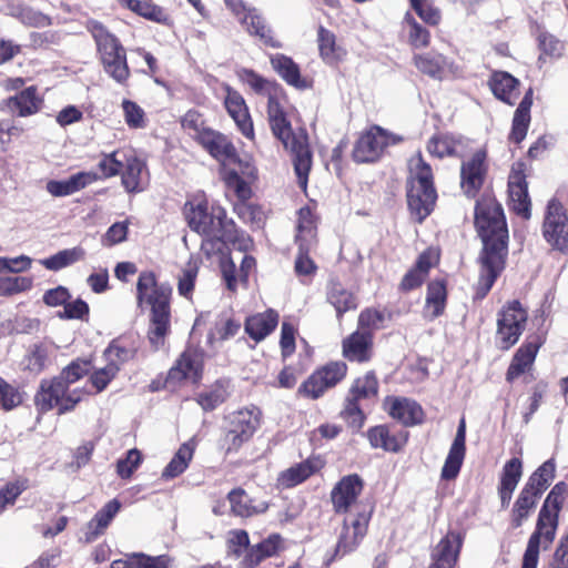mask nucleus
<instances>
[{"mask_svg": "<svg viewBox=\"0 0 568 568\" xmlns=\"http://www.w3.org/2000/svg\"><path fill=\"white\" fill-rule=\"evenodd\" d=\"M475 226L483 242L478 294L485 296L504 268L508 231L501 205L484 196L475 207Z\"/></svg>", "mask_w": 568, "mask_h": 568, "instance_id": "nucleus-1", "label": "nucleus"}, {"mask_svg": "<svg viewBox=\"0 0 568 568\" xmlns=\"http://www.w3.org/2000/svg\"><path fill=\"white\" fill-rule=\"evenodd\" d=\"M282 89L278 85L267 97V115L273 134L282 142L285 150L290 151L293 158L294 170L301 187L305 189L308 173L312 168V152L308 145V136L304 129L293 130L286 120L280 94Z\"/></svg>", "mask_w": 568, "mask_h": 568, "instance_id": "nucleus-2", "label": "nucleus"}, {"mask_svg": "<svg viewBox=\"0 0 568 568\" xmlns=\"http://www.w3.org/2000/svg\"><path fill=\"white\" fill-rule=\"evenodd\" d=\"M89 363L74 361L52 379H43L36 394L34 403L41 413L58 408L59 414L72 410L89 394L84 388H72L71 385L87 375Z\"/></svg>", "mask_w": 568, "mask_h": 568, "instance_id": "nucleus-3", "label": "nucleus"}, {"mask_svg": "<svg viewBox=\"0 0 568 568\" xmlns=\"http://www.w3.org/2000/svg\"><path fill=\"white\" fill-rule=\"evenodd\" d=\"M138 302L140 306L150 307L149 341L159 349L164 345L171 329L170 298L172 288L169 284H158L152 272H142L139 276Z\"/></svg>", "mask_w": 568, "mask_h": 568, "instance_id": "nucleus-4", "label": "nucleus"}, {"mask_svg": "<svg viewBox=\"0 0 568 568\" xmlns=\"http://www.w3.org/2000/svg\"><path fill=\"white\" fill-rule=\"evenodd\" d=\"M407 203L410 213L422 223L433 211L437 193L433 184V172L420 153L410 158Z\"/></svg>", "mask_w": 568, "mask_h": 568, "instance_id": "nucleus-5", "label": "nucleus"}, {"mask_svg": "<svg viewBox=\"0 0 568 568\" xmlns=\"http://www.w3.org/2000/svg\"><path fill=\"white\" fill-rule=\"evenodd\" d=\"M562 503L561 497L549 491L540 508L536 529L529 537L521 568H537L540 546L547 549L555 540Z\"/></svg>", "mask_w": 568, "mask_h": 568, "instance_id": "nucleus-6", "label": "nucleus"}, {"mask_svg": "<svg viewBox=\"0 0 568 568\" xmlns=\"http://www.w3.org/2000/svg\"><path fill=\"white\" fill-rule=\"evenodd\" d=\"M99 168L105 178L121 173L122 185L129 193L142 192L149 184L146 164L131 151H114L103 155Z\"/></svg>", "mask_w": 568, "mask_h": 568, "instance_id": "nucleus-7", "label": "nucleus"}, {"mask_svg": "<svg viewBox=\"0 0 568 568\" xmlns=\"http://www.w3.org/2000/svg\"><path fill=\"white\" fill-rule=\"evenodd\" d=\"M92 34L95 39L104 71L118 83L123 84L130 77L125 50L103 26H94Z\"/></svg>", "mask_w": 568, "mask_h": 568, "instance_id": "nucleus-8", "label": "nucleus"}, {"mask_svg": "<svg viewBox=\"0 0 568 568\" xmlns=\"http://www.w3.org/2000/svg\"><path fill=\"white\" fill-rule=\"evenodd\" d=\"M528 314L518 301L509 302L498 314L496 343L500 349L514 346L525 331Z\"/></svg>", "mask_w": 568, "mask_h": 568, "instance_id": "nucleus-9", "label": "nucleus"}, {"mask_svg": "<svg viewBox=\"0 0 568 568\" xmlns=\"http://www.w3.org/2000/svg\"><path fill=\"white\" fill-rule=\"evenodd\" d=\"M261 412L256 407L234 412L229 417V427L223 438L226 452L237 450L260 426Z\"/></svg>", "mask_w": 568, "mask_h": 568, "instance_id": "nucleus-10", "label": "nucleus"}, {"mask_svg": "<svg viewBox=\"0 0 568 568\" xmlns=\"http://www.w3.org/2000/svg\"><path fill=\"white\" fill-rule=\"evenodd\" d=\"M185 215L189 226L199 234L216 235L224 231L226 215L221 207H214L209 213L205 202L192 201L185 205Z\"/></svg>", "mask_w": 568, "mask_h": 568, "instance_id": "nucleus-11", "label": "nucleus"}, {"mask_svg": "<svg viewBox=\"0 0 568 568\" xmlns=\"http://www.w3.org/2000/svg\"><path fill=\"white\" fill-rule=\"evenodd\" d=\"M347 366L343 362H332L315 371L298 388V393L307 398L316 399L328 388L335 386L346 375Z\"/></svg>", "mask_w": 568, "mask_h": 568, "instance_id": "nucleus-12", "label": "nucleus"}, {"mask_svg": "<svg viewBox=\"0 0 568 568\" xmlns=\"http://www.w3.org/2000/svg\"><path fill=\"white\" fill-rule=\"evenodd\" d=\"M542 233L546 241L556 250L568 248V221L562 205L552 200L548 203Z\"/></svg>", "mask_w": 568, "mask_h": 568, "instance_id": "nucleus-13", "label": "nucleus"}, {"mask_svg": "<svg viewBox=\"0 0 568 568\" xmlns=\"http://www.w3.org/2000/svg\"><path fill=\"white\" fill-rule=\"evenodd\" d=\"M394 143H396L395 138L387 131L379 126H373L357 140L353 158L361 163L373 162L381 156L387 145Z\"/></svg>", "mask_w": 568, "mask_h": 568, "instance_id": "nucleus-14", "label": "nucleus"}, {"mask_svg": "<svg viewBox=\"0 0 568 568\" xmlns=\"http://www.w3.org/2000/svg\"><path fill=\"white\" fill-rule=\"evenodd\" d=\"M369 517L368 511L357 510L356 514H349L344 519L336 546V555L344 556L359 545L367 531Z\"/></svg>", "mask_w": 568, "mask_h": 568, "instance_id": "nucleus-15", "label": "nucleus"}, {"mask_svg": "<svg viewBox=\"0 0 568 568\" xmlns=\"http://www.w3.org/2000/svg\"><path fill=\"white\" fill-rule=\"evenodd\" d=\"M486 159V151L480 149L462 163L460 186L469 197H474L484 184L488 170Z\"/></svg>", "mask_w": 568, "mask_h": 568, "instance_id": "nucleus-16", "label": "nucleus"}, {"mask_svg": "<svg viewBox=\"0 0 568 568\" xmlns=\"http://www.w3.org/2000/svg\"><path fill=\"white\" fill-rule=\"evenodd\" d=\"M363 486L362 478L356 474L342 477L331 491L334 510L338 514H353V509L358 508L357 501Z\"/></svg>", "mask_w": 568, "mask_h": 568, "instance_id": "nucleus-17", "label": "nucleus"}, {"mask_svg": "<svg viewBox=\"0 0 568 568\" xmlns=\"http://www.w3.org/2000/svg\"><path fill=\"white\" fill-rule=\"evenodd\" d=\"M223 231L221 234L216 235H205V239L202 241L201 250L207 256L211 257L215 254L220 255V265L223 278L225 281L226 287L234 292L236 290V277H235V264L232 258H230L226 253V245L222 241Z\"/></svg>", "mask_w": 568, "mask_h": 568, "instance_id": "nucleus-18", "label": "nucleus"}, {"mask_svg": "<svg viewBox=\"0 0 568 568\" xmlns=\"http://www.w3.org/2000/svg\"><path fill=\"white\" fill-rule=\"evenodd\" d=\"M415 67L424 74L437 80L456 74L458 67L448 58L440 53L427 52L423 54H415Z\"/></svg>", "mask_w": 568, "mask_h": 568, "instance_id": "nucleus-19", "label": "nucleus"}, {"mask_svg": "<svg viewBox=\"0 0 568 568\" xmlns=\"http://www.w3.org/2000/svg\"><path fill=\"white\" fill-rule=\"evenodd\" d=\"M466 454V423L462 418L457 427V432L453 444L449 448L445 464L442 468V478L445 480L455 479L462 468Z\"/></svg>", "mask_w": 568, "mask_h": 568, "instance_id": "nucleus-20", "label": "nucleus"}, {"mask_svg": "<svg viewBox=\"0 0 568 568\" xmlns=\"http://www.w3.org/2000/svg\"><path fill=\"white\" fill-rule=\"evenodd\" d=\"M385 406L388 414L405 426L420 424L424 419V412L419 404L405 397H387Z\"/></svg>", "mask_w": 568, "mask_h": 568, "instance_id": "nucleus-21", "label": "nucleus"}, {"mask_svg": "<svg viewBox=\"0 0 568 568\" xmlns=\"http://www.w3.org/2000/svg\"><path fill=\"white\" fill-rule=\"evenodd\" d=\"M200 144L219 161H234L236 150L229 139L211 129H203L199 132Z\"/></svg>", "mask_w": 568, "mask_h": 568, "instance_id": "nucleus-22", "label": "nucleus"}, {"mask_svg": "<svg viewBox=\"0 0 568 568\" xmlns=\"http://www.w3.org/2000/svg\"><path fill=\"white\" fill-rule=\"evenodd\" d=\"M202 367L201 355L194 351H185L169 371L168 383H180L183 379L197 382L202 375Z\"/></svg>", "mask_w": 568, "mask_h": 568, "instance_id": "nucleus-23", "label": "nucleus"}, {"mask_svg": "<svg viewBox=\"0 0 568 568\" xmlns=\"http://www.w3.org/2000/svg\"><path fill=\"white\" fill-rule=\"evenodd\" d=\"M239 21L250 36L258 38L265 45L282 48V43L273 37L272 29L256 8L251 7Z\"/></svg>", "mask_w": 568, "mask_h": 568, "instance_id": "nucleus-24", "label": "nucleus"}, {"mask_svg": "<svg viewBox=\"0 0 568 568\" xmlns=\"http://www.w3.org/2000/svg\"><path fill=\"white\" fill-rule=\"evenodd\" d=\"M270 61L274 71L288 85L298 90L311 88L312 82L301 75L300 67L293 61L292 58L282 53H276L270 57Z\"/></svg>", "mask_w": 568, "mask_h": 568, "instance_id": "nucleus-25", "label": "nucleus"}, {"mask_svg": "<svg viewBox=\"0 0 568 568\" xmlns=\"http://www.w3.org/2000/svg\"><path fill=\"white\" fill-rule=\"evenodd\" d=\"M508 192L513 210L524 219H529L530 200L528 185L520 170L513 169L508 181Z\"/></svg>", "mask_w": 568, "mask_h": 568, "instance_id": "nucleus-26", "label": "nucleus"}, {"mask_svg": "<svg viewBox=\"0 0 568 568\" xmlns=\"http://www.w3.org/2000/svg\"><path fill=\"white\" fill-rule=\"evenodd\" d=\"M224 104L243 135L252 138L253 123L243 97L237 91L227 88Z\"/></svg>", "mask_w": 568, "mask_h": 568, "instance_id": "nucleus-27", "label": "nucleus"}, {"mask_svg": "<svg viewBox=\"0 0 568 568\" xmlns=\"http://www.w3.org/2000/svg\"><path fill=\"white\" fill-rule=\"evenodd\" d=\"M541 495L535 488L524 485L510 511V526L517 529L524 525L535 510Z\"/></svg>", "mask_w": 568, "mask_h": 568, "instance_id": "nucleus-28", "label": "nucleus"}, {"mask_svg": "<svg viewBox=\"0 0 568 568\" xmlns=\"http://www.w3.org/2000/svg\"><path fill=\"white\" fill-rule=\"evenodd\" d=\"M95 180L97 174L93 172H79L67 180H50L48 181L45 189L52 196H68L84 189Z\"/></svg>", "mask_w": 568, "mask_h": 568, "instance_id": "nucleus-29", "label": "nucleus"}, {"mask_svg": "<svg viewBox=\"0 0 568 568\" xmlns=\"http://www.w3.org/2000/svg\"><path fill=\"white\" fill-rule=\"evenodd\" d=\"M372 334L356 331L343 342V354L349 361L366 362L371 358Z\"/></svg>", "mask_w": 568, "mask_h": 568, "instance_id": "nucleus-30", "label": "nucleus"}, {"mask_svg": "<svg viewBox=\"0 0 568 568\" xmlns=\"http://www.w3.org/2000/svg\"><path fill=\"white\" fill-rule=\"evenodd\" d=\"M7 109L19 116H29L37 113L42 100L37 94V88L31 85L4 102Z\"/></svg>", "mask_w": 568, "mask_h": 568, "instance_id": "nucleus-31", "label": "nucleus"}, {"mask_svg": "<svg viewBox=\"0 0 568 568\" xmlns=\"http://www.w3.org/2000/svg\"><path fill=\"white\" fill-rule=\"evenodd\" d=\"M518 80L508 72L496 71L491 74L489 87L500 101L513 105L519 97Z\"/></svg>", "mask_w": 568, "mask_h": 568, "instance_id": "nucleus-32", "label": "nucleus"}, {"mask_svg": "<svg viewBox=\"0 0 568 568\" xmlns=\"http://www.w3.org/2000/svg\"><path fill=\"white\" fill-rule=\"evenodd\" d=\"M278 323V314L268 310L250 316L245 322V332L255 342H261L271 334Z\"/></svg>", "mask_w": 568, "mask_h": 568, "instance_id": "nucleus-33", "label": "nucleus"}, {"mask_svg": "<svg viewBox=\"0 0 568 568\" xmlns=\"http://www.w3.org/2000/svg\"><path fill=\"white\" fill-rule=\"evenodd\" d=\"M171 558L168 556H149L143 552H132L124 558L113 560L111 568H171Z\"/></svg>", "mask_w": 568, "mask_h": 568, "instance_id": "nucleus-34", "label": "nucleus"}, {"mask_svg": "<svg viewBox=\"0 0 568 568\" xmlns=\"http://www.w3.org/2000/svg\"><path fill=\"white\" fill-rule=\"evenodd\" d=\"M466 141L462 136L445 133L433 136L428 144L427 150L430 154L438 158L462 155Z\"/></svg>", "mask_w": 568, "mask_h": 568, "instance_id": "nucleus-35", "label": "nucleus"}, {"mask_svg": "<svg viewBox=\"0 0 568 568\" xmlns=\"http://www.w3.org/2000/svg\"><path fill=\"white\" fill-rule=\"evenodd\" d=\"M539 348L538 342H528L524 344L513 357V361L507 369L506 378L513 382L521 374H524L534 363Z\"/></svg>", "mask_w": 568, "mask_h": 568, "instance_id": "nucleus-36", "label": "nucleus"}, {"mask_svg": "<svg viewBox=\"0 0 568 568\" xmlns=\"http://www.w3.org/2000/svg\"><path fill=\"white\" fill-rule=\"evenodd\" d=\"M120 507V503L116 499H113L100 509L87 525L85 540L91 542L102 535L119 511Z\"/></svg>", "mask_w": 568, "mask_h": 568, "instance_id": "nucleus-37", "label": "nucleus"}, {"mask_svg": "<svg viewBox=\"0 0 568 568\" xmlns=\"http://www.w3.org/2000/svg\"><path fill=\"white\" fill-rule=\"evenodd\" d=\"M321 467L322 462L320 459H307L282 471L278 476V483L283 487H294L303 483Z\"/></svg>", "mask_w": 568, "mask_h": 568, "instance_id": "nucleus-38", "label": "nucleus"}, {"mask_svg": "<svg viewBox=\"0 0 568 568\" xmlns=\"http://www.w3.org/2000/svg\"><path fill=\"white\" fill-rule=\"evenodd\" d=\"M402 31L406 36L408 44L414 49H424L430 43L428 29L419 23L409 11L404 14L402 20Z\"/></svg>", "mask_w": 568, "mask_h": 568, "instance_id": "nucleus-39", "label": "nucleus"}, {"mask_svg": "<svg viewBox=\"0 0 568 568\" xmlns=\"http://www.w3.org/2000/svg\"><path fill=\"white\" fill-rule=\"evenodd\" d=\"M317 43L320 55L327 64L341 61L346 54L343 47L337 44L336 36L323 26L317 30Z\"/></svg>", "mask_w": 568, "mask_h": 568, "instance_id": "nucleus-40", "label": "nucleus"}, {"mask_svg": "<svg viewBox=\"0 0 568 568\" xmlns=\"http://www.w3.org/2000/svg\"><path fill=\"white\" fill-rule=\"evenodd\" d=\"M367 438L372 447L388 452H398L406 442L405 435H394L385 425L371 428L367 432Z\"/></svg>", "mask_w": 568, "mask_h": 568, "instance_id": "nucleus-41", "label": "nucleus"}, {"mask_svg": "<svg viewBox=\"0 0 568 568\" xmlns=\"http://www.w3.org/2000/svg\"><path fill=\"white\" fill-rule=\"evenodd\" d=\"M462 545L463 538L460 534L449 531L434 548L432 559L439 561L445 560L449 561L452 565H456Z\"/></svg>", "mask_w": 568, "mask_h": 568, "instance_id": "nucleus-42", "label": "nucleus"}, {"mask_svg": "<svg viewBox=\"0 0 568 568\" xmlns=\"http://www.w3.org/2000/svg\"><path fill=\"white\" fill-rule=\"evenodd\" d=\"M282 538L278 535H271L267 539L247 550L243 565L245 568H253L264 558L275 555L281 547Z\"/></svg>", "mask_w": 568, "mask_h": 568, "instance_id": "nucleus-43", "label": "nucleus"}, {"mask_svg": "<svg viewBox=\"0 0 568 568\" xmlns=\"http://www.w3.org/2000/svg\"><path fill=\"white\" fill-rule=\"evenodd\" d=\"M532 104L531 100V90H529L521 102L519 103L514 119H513V128L509 135V139L515 143H520L528 130L529 121H530V106Z\"/></svg>", "mask_w": 568, "mask_h": 568, "instance_id": "nucleus-44", "label": "nucleus"}, {"mask_svg": "<svg viewBox=\"0 0 568 568\" xmlns=\"http://www.w3.org/2000/svg\"><path fill=\"white\" fill-rule=\"evenodd\" d=\"M327 301L336 310L337 316L357 306L354 294L335 281H332L327 287Z\"/></svg>", "mask_w": 568, "mask_h": 568, "instance_id": "nucleus-45", "label": "nucleus"}, {"mask_svg": "<svg viewBox=\"0 0 568 568\" xmlns=\"http://www.w3.org/2000/svg\"><path fill=\"white\" fill-rule=\"evenodd\" d=\"M229 501L232 511L240 517H250L254 514L264 513L267 504L260 501L254 505L248 495L242 489H234L229 494Z\"/></svg>", "mask_w": 568, "mask_h": 568, "instance_id": "nucleus-46", "label": "nucleus"}, {"mask_svg": "<svg viewBox=\"0 0 568 568\" xmlns=\"http://www.w3.org/2000/svg\"><path fill=\"white\" fill-rule=\"evenodd\" d=\"M84 248L81 246H74L59 251L57 254L50 257L40 260V264L49 271L57 272L84 260Z\"/></svg>", "mask_w": 568, "mask_h": 568, "instance_id": "nucleus-47", "label": "nucleus"}, {"mask_svg": "<svg viewBox=\"0 0 568 568\" xmlns=\"http://www.w3.org/2000/svg\"><path fill=\"white\" fill-rule=\"evenodd\" d=\"M446 304V287L440 281H435L428 284L425 316L429 320L438 317L445 308Z\"/></svg>", "mask_w": 568, "mask_h": 568, "instance_id": "nucleus-48", "label": "nucleus"}, {"mask_svg": "<svg viewBox=\"0 0 568 568\" xmlns=\"http://www.w3.org/2000/svg\"><path fill=\"white\" fill-rule=\"evenodd\" d=\"M194 454V444L191 442L180 446L171 462L164 468L162 477L165 479L175 478L181 475L189 466Z\"/></svg>", "mask_w": 568, "mask_h": 568, "instance_id": "nucleus-49", "label": "nucleus"}, {"mask_svg": "<svg viewBox=\"0 0 568 568\" xmlns=\"http://www.w3.org/2000/svg\"><path fill=\"white\" fill-rule=\"evenodd\" d=\"M135 355V348L123 338L114 339L104 351L105 359L108 364H115L118 372L121 365L132 359Z\"/></svg>", "mask_w": 568, "mask_h": 568, "instance_id": "nucleus-50", "label": "nucleus"}, {"mask_svg": "<svg viewBox=\"0 0 568 568\" xmlns=\"http://www.w3.org/2000/svg\"><path fill=\"white\" fill-rule=\"evenodd\" d=\"M240 329L241 323L239 321L222 315L215 321L214 327L207 335V341L210 344H214L215 342L230 339L234 337L240 332Z\"/></svg>", "mask_w": 568, "mask_h": 568, "instance_id": "nucleus-51", "label": "nucleus"}, {"mask_svg": "<svg viewBox=\"0 0 568 568\" xmlns=\"http://www.w3.org/2000/svg\"><path fill=\"white\" fill-rule=\"evenodd\" d=\"M239 79L246 85H248L255 93L260 95L271 94L273 90H276L278 84L275 81H271L251 69H240L237 71Z\"/></svg>", "mask_w": 568, "mask_h": 568, "instance_id": "nucleus-52", "label": "nucleus"}, {"mask_svg": "<svg viewBox=\"0 0 568 568\" xmlns=\"http://www.w3.org/2000/svg\"><path fill=\"white\" fill-rule=\"evenodd\" d=\"M129 9L154 22H166L168 13L151 2V0H120Z\"/></svg>", "mask_w": 568, "mask_h": 568, "instance_id": "nucleus-53", "label": "nucleus"}, {"mask_svg": "<svg viewBox=\"0 0 568 568\" xmlns=\"http://www.w3.org/2000/svg\"><path fill=\"white\" fill-rule=\"evenodd\" d=\"M555 470L554 459H548L530 475L525 485L535 488L538 494L542 495L555 477Z\"/></svg>", "mask_w": 568, "mask_h": 568, "instance_id": "nucleus-54", "label": "nucleus"}, {"mask_svg": "<svg viewBox=\"0 0 568 568\" xmlns=\"http://www.w3.org/2000/svg\"><path fill=\"white\" fill-rule=\"evenodd\" d=\"M315 240V221L310 207L298 211L296 241L298 244H313Z\"/></svg>", "mask_w": 568, "mask_h": 568, "instance_id": "nucleus-55", "label": "nucleus"}, {"mask_svg": "<svg viewBox=\"0 0 568 568\" xmlns=\"http://www.w3.org/2000/svg\"><path fill=\"white\" fill-rule=\"evenodd\" d=\"M390 320V314L375 308H366L361 312L358 326L361 331L369 332L385 327V323Z\"/></svg>", "mask_w": 568, "mask_h": 568, "instance_id": "nucleus-56", "label": "nucleus"}, {"mask_svg": "<svg viewBox=\"0 0 568 568\" xmlns=\"http://www.w3.org/2000/svg\"><path fill=\"white\" fill-rule=\"evenodd\" d=\"M378 390V382L374 373L368 372L363 377L357 378L349 392L353 398H369L375 396Z\"/></svg>", "mask_w": 568, "mask_h": 568, "instance_id": "nucleus-57", "label": "nucleus"}, {"mask_svg": "<svg viewBox=\"0 0 568 568\" xmlns=\"http://www.w3.org/2000/svg\"><path fill=\"white\" fill-rule=\"evenodd\" d=\"M227 395L223 383H216L210 390L197 396V403L204 410H213L226 399Z\"/></svg>", "mask_w": 568, "mask_h": 568, "instance_id": "nucleus-58", "label": "nucleus"}, {"mask_svg": "<svg viewBox=\"0 0 568 568\" xmlns=\"http://www.w3.org/2000/svg\"><path fill=\"white\" fill-rule=\"evenodd\" d=\"M123 116L126 125L131 129H143L146 125L144 110L131 100L122 101Z\"/></svg>", "mask_w": 568, "mask_h": 568, "instance_id": "nucleus-59", "label": "nucleus"}, {"mask_svg": "<svg viewBox=\"0 0 568 568\" xmlns=\"http://www.w3.org/2000/svg\"><path fill=\"white\" fill-rule=\"evenodd\" d=\"M523 475V463L514 457L508 460L501 471L499 486L516 489Z\"/></svg>", "mask_w": 568, "mask_h": 568, "instance_id": "nucleus-60", "label": "nucleus"}, {"mask_svg": "<svg viewBox=\"0 0 568 568\" xmlns=\"http://www.w3.org/2000/svg\"><path fill=\"white\" fill-rule=\"evenodd\" d=\"M412 8L419 18L429 26H437L442 20L438 8L434 7L429 0H409Z\"/></svg>", "mask_w": 568, "mask_h": 568, "instance_id": "nucleus-61", "label": "nucleus"}, {"mask_svg": "<svg viewBox=\"0 0 568 568\" xmlns=\"http://www.w3.org/2000/svg\"><path fill=\"white\" fill-rule=\"evenodd\" d=\"M32 286V280L26 276H8L0 278V295L10 296L24 292Z\"/></svg>", "mask_w": 568, "mask_h": 568, "instance_id": "nucleus-62", "label": "nucleus"}, {"mask_svg": "<svg viewBox=\"0 0 568 568\" xmlns=\"http://www.w3.org/2000/svg\"><path fill=\"white\" fill-rule=\"evenodd\" d=\"M197 272L199 267L196 263L192 262L187 263V265L182 270V273L178 282V291L181 296H184L186 298L190 297L194 290Z\"/></svg>", "mask_w": 568, "mask_h": 568, "instance_id": "nucleus-63", "label": "nucleus"}, {"mask_svg": "<svg viewBox=\"0 0 568 568\" xmlns=\"http://www.w3.org/2000/svg\"><path fill=\"white\" fill-rule=\"evenodd\" d=\"M48 359V348L43 344H36L26 357V368L30 372L40 373Z\"/></svg>", "mask_w": 568, "mask_h": 568, "instance_id": "nucleus-64", "label": "nucleus"}]
</instances>
